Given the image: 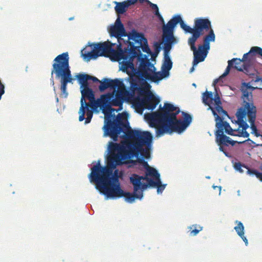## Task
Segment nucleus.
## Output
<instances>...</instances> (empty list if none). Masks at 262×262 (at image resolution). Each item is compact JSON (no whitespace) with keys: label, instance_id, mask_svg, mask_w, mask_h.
I'll return each instance as SVG.
<instances>
[{"label":"nucleus","instance_id":"obj_4","mask_svg":"<svg viewBox=\"0 0 262 262\" xmlns=\"http://www.w3.org/2000/svg\"><path fill=\"white\" fill-rule=\"evenodd\" d=\"M113 98L114 93H108L102 95L98 100L100 109L105 116L104 136H109L113 141H117L121 132L128 128L129 125L122 121L120 114L116 118L115 114H112L115 111L111 107V100Z\"/></svg>","mask_w":262,"mask_h":262},{"label":"nucleus","instance_id":"obj_25","mask_svg":"<svg viewBox=\"0 0 262 262\" xmlns=\"http://www.w3.org/2000/svg\"><path fill=\"white\" fill-rule=\"evenodd\" d=\"M100 83V84L99 86V89L101 92L104 91L108 88L116 89L117 88H119L121 85H123L122 81L118 79L111 80L105 78L103 82L101 81Z\"/></svg>","mask_w":262,"mask_h":262},{"label":"nucleus","instance_id":"obj_52","mask_svg":"<svg viewBox=\"0 0 262 262\" xmlns=\"http://www.w3.org/2000/svg\"><path fill=\"white\" fill-rule=\"evenodd\" d=\"M146 84H147V86H148V87H149V88L150 87V85H149V84H147V83H146Z\"/></svg>","mask_w":262,"mask_h":262},{"label":"nucleus","instance_id":"obj_30","mask_svg":"<svg viewBox=\"0 0 262 262\" xmlns=\"http://www.w3.org/2000/svg\"><path fill=\"white\" fill-rule=\"evenodd\" d=\"M202 99L203 103L208 105L209 109L211 110L210 107H212L210 106V103H211L213 101V95L212 92L208 91L205 92L203 95Z\"/></svg>","mask_w":262,"mask_h":262},{"label":"nucleus","instance_id":"obj_47","mask_svg":"<svg viewBox=\"0 0 262 262\" xmlns=\"http://www.w3.org/2000/svg\"><path fill=\"white\" fill-rule=\"evenodd\" d=\"M156 16H158V17L159 18V19L160 20V21L162 22V23L163 25H165L164 24V20L163 17L162 16V15L160 13H159V14L157 15ZM163 26L164 25H163Z\"/></svg>","mask_w":262,"mask_h":262},{"label":"nucleus","instance_id":"obj_22","mask_svg":"<svg viewBox=\"0 0 262 262\" xmlns=\"http://www.w3.org/2000/svg\"><path fill=\"white\" fill-rule=\"evenodd\" d=\"M81 98L80 100V107L78 112L79 115H80V119H82L83 118V110L84 108L86 107L87 102L85 100V98H87L89 100L93 99L95 98L94 93L93 90L90 89H82L81 90Z\"/></svg>","mask_w":262,"mask_h":262},{"label":"nucleus","instance_id":"obj_40","mask_svg":"<svg viewBox=\"0 0 262 262\" xmlns=\"http://www.w3.org/2000/svg\"><path fill=\"white\" fill-rule=\"evenodd\" d=\"M241 136L243 137L247 138L249 136V134L246 131V130H241Z\"/></svg>","mask_w":262,"mask_h":262},{"label":"nucleus","instance_id":"obj_42","mask_svg":"<svg viewBox=\"0 0 262 262\" xmlns=\"http://www.w3.org/2000/svg\"><path fill=\"white\" fill-rule=\"evenodd\" d=\"M219 146H220V150L221 151H223L224 154L226 156H228V152L225 150L224 148V146L223 145H218Z\"/></svg>","mask_w":262,"mask_h":262},{"label":"nucleus","instance_id":"obj_45","mask_svg":"<svg viewBox=\"0 0 262 262\" xmlns=\"http://www.w3.org/2000/svg\"><path fill=\"white\" fill-rule=\"evenodd\" d=\"M156 51L159 52L160 49V44L158 42H156L154 45Z\"/></svg>","mask_w":262,"mask_h":262},{"label":"nucleus","instance_id":"obj_54","mask_svg":"<svg viewBox=\"0 0 262 262\" xmlns=\"http://www.w3.org/2000/svg\"><path fill=\"white\" fill-rule=\"evenodd\" d=\"M261 137L262 138V135L261 136ZM260 146H262V144L259 145Z\"/></svg>","mask_w":262,"mask_h":262},{"label":"nucleus","instance_id":"obj_17","mask_svg":"<svg viewBox=\"0 0 262 262\" xmlns=\"http://www.w3.org/2000/svg\"><path fill=\"white\" fill-rule=\"evenodd\" d=\"M163 40V49H164V59L162 65V70L163 76L164 78L169 75V71L171 70L172 67V62L171 61L170 56L169 52L172 48V42L166 40Z\"/></svg>","mask_w":262,"mask_h":262},{"label":"nucleus","instance_id":"obj_46","mask_svg":"<svg viewBox=\"0 0 262 262\" xmlns=\"http://www.w3.org/2000/svg\"><path fill=\"white\" fill-rule=\"evenodd\" d=\"M90 80H92L93 82H101V81L96 77H93L91 76V78H90Z\"/></svg>","mask_w":262,"mask_h":262},{"label":"nucleus","instance_id":"obj_12","mask_svg":"<svg viewBox=\"0 0 262 262\" xmlns=\"http://www.w3.org/2000/svg\"><path fill=\"white\" fill-rule=\"evenodd\" d=\"M127 40H125V43H129L130 49H125L124 52H128L129 53L125 54L126 58H136V56L139 53H142L140 51V47L143 43H146L147 39L142 34L139 33L134 31L132 33L127 34Z\"/></svg>","mask_w":262,"mask_h":262},{"label":"nucleus","instance_id":"obj_18","mask_svg":"<svg viewBox=\"0 0 262 262\" xmlns=\"http://www.w3.org/2000/svg\"><path fill=\"white\" fill-rule=\"evenodd\" d=\"M232 60L233 67L235 69L239 71H243L247 75L249 76H254L255 75L254 72L255 70L253 67L249 64L250 59H247L246 61L243 60L239 58H233Z\"/></svg>","mask_w":262,"mask_h":262},{"label":"nucleus","instance_id":"obj_55","mask_svg":"<svg viewBox=\"0 0 262 262\" xmlns=\"http://www.w3.org/2000/svg\"><path fill=\"white\" fill-rule=\"evenodd\" d=\"M54 91L55 90V86H54Z\"/></svg>","mask_w":262,"mask_h":262},{"label":"nucleus","instance_id":"obj_5","mask_svg":"<svg viewBox=\"0 0 262 262\" xmlns=\"http://www.w3.org/2000/svg\"><path fill=\"white\" fill-rule=\"evenodd\" d=\"M150 147L146 146L145 148H143L141 147V148L137 149L129 147V149H127L123 145L111 142L108 146L110 155L107 157V164L112 166V168H116L117 165L124 164L123 161L134 155L138 156L139 154L143 157L148 158L150 157Z\"/></svg>","mask_w":262,"mask_h":262},{"label":"nucleus","instance_id":"obj_39","mask_svg":"<svg viewBox=\"0 0 262 262\" xmlns=\"http://www.w3.org/2000/svg\"><path fill=\"white\" fill-rule=\"evenodd\" d=\"M80 88L81 90L82 89H90L89 87L88 81L80 84Z\"/></svg>","mask_w":262,"mask_h":262},{"label":"nucleus","instance_id":"obj_38","mask_svg":"<svg viewBox=\"0 0 262 262\" xmlns=\"http://www.w3.org/2000/svg\"><path fill=\"white\" fill-rule=\"evenodd\" d=\"M213 100H214L215 105L221 104V101L218 94H216L215 97L214 99L213 98Z\"/></svg>","mask_w":262,"mask_h":262},{"label":"nucleus","instance_id":"obj_31","mask_svg":"<svg viewBox=\"0 0 262 262\" xmlns=\"http://www.w3.org/2000/svg\"><path fill=\"white\" fill-rule=\"evenodd\" d=\"M142 49V51L144 52H145L147 53L148 54H149L151 55L150 59L152 61H154L155 62V58L157 56V55H154L153 53L151 51L150 49H149L147 42L146 43H143V44L141 45L140 49Z\"/></svg>","mask_w":262,"mask_h":262},{"label":"nucleus","instance_id":"obj_29","mask_svg":"<svg viewBox=\"0 0 262 262\" xmlns=\"http://www.w3.org/2000/svg\"><path fill=\"white\" fill-rule=\"evenodd\" d=\"M123 102L124 99L117 92L115 95V97H114L111 100V105L119 106L120 108L119 110H121Z\"/></svg>","mask_w":262,"mask_h":262},{"label":"nucleus","instance_id":"obj_26","mask_svg":"<svg viewBox=\"0 0 262 262\" xmlns=\"http://www.w3.org/2000/svg\"><path fill=\"white\" fill-rule=\"evenodd\" d=\"M256 114L254 112L250 111L249 112V122L250 123L251 128L252 130V133L254 134L256 137H261L262 135L258 133L257 127L255 125Z\"/></svg>","mask_w":262,"mask_h":262},{"label":"nucleus","instance_id":"obj_32","mask_svg":"<svg viewBox=\"0 0 262 262\" xmlns=\"http://www.w3.org/2000/svg\"><path fill=\"white\" fill-rule=\"evenodd\" d=\"M228 63V65L225 71L219 78L214 80L213 81L214 84L217 83L222 78L226 76L229 73L230 68L233 67L232 60H229Z\"/></svg>","mask_w":262,"mask_h":262},{"label":"nucleus","instance_id":"obj_56","mask_svg":"<svg viewBox=\"0 0 262 262\" xmlns=\"http://www.w3.org/2000/svg\"><path fill=\"white\" fill-rule=\"evenodd\" d=\"M260 89H262V88H259Z\"/></svg>","mask_w":262,"mask_h":262},{"label":"nucleus","instance_id":"obj_14","mask_svg":"<svg viewBox=\"0 0 262 262\" xmlns=\"http://www.w3.org/2000/svg\"><path fill=\"white\" fill-rule=\"evenodd\" d=\"M142 165L145 169V175L143 176L133 173L129 178L130 182L133 186H134L135 190L136 191L140 188L139 186L143 183L142 181H147L153 176L158 174V171L155 168L150 166L146 161H145Z\"/></svg>","mask_w":262,"mask_h":262},{"label":"nucleus","instance_id":"obj_28","mask_svg":"<svg viewBox=\"0 0 262 262\" xmlns=\"http://www.w3.org/2000/svg\"><path fill=\"white\" fill-rule=\"evenodd\" d=\"M259 55L262 56V48L259 47L255 46L252 47L248 53L244 54L243 55V60L246 61L247 59L251 60V56L252 55ZM251 61L250 60V62Z\"/></svg>","mask_w":262,"mask_h":262},{"label":"nucleus","instance_id":"obj_24","mask_svg":"<svg viewBox=\"0 0 262 262\" xmlns=\"http://www.w3.org/2000/svg\"><path fill=\"white\" fill-rule=\"evenodd\" d=\"M215 140L218 145H223L229 146L231 145L234 146L238 141L231 140L230 138L224 134V132L221 130H216L215 132Z\"/></svg>","mask_w":262,"mask_h":262},{"label":"nucleus","instance_id":"obj_37","mask_svg":"<svg viewBox=\"0 0 262 262\" xmlns=\"http://www.w3.org/2000/svg\"><path fill=\"white\" fill-rule=\"evenodd\" d=\"M114 26L124 28L123 24L121 23L120 17H119L117 18Z\"/></svg>","mask_w":262,"mask_h":262},{"label":"nucleus","instance_id":"obj_20","mask_svg":"<svg viewBox=\"0 0 262 262\" xmlns=\"http://www.w3.org/2000/svg\"><path fill=\"white\" fill-rule=\"evenodd\" d=\"M147 183H143L141 184V185L139 186V188L142 189V190H146L147 188L151 187H157V192L158 193H162V191L165 188L166 185H162L161 180H160V175L158 173V174H156L155 176H153L149 180L146 181Z\"/></svg>","mask_w":262,"mask_h":262},{"label":"nucleus","instance_id":"obj_49","mask_svg":"<svg viewBox=\"0 0 262 262\" xmlns=\"http://www.w3.org/2000/svg\"><path fill=\"white\" fill-rule=\"evenodd\" d=\"M220 115H222V116H227V117H229V116L228 115L227 112L226 111L224 110H223V111L222 112V114H220Z\"/></svg>","mask_w":262,"mask_h":262},{"label":"nucleus","instance_id":"obj_41","mask_svg":"<svg viewBox=\"0 0 262 262\" xmlns=\"http://www.w3.org/2000/svg\"><path fill=\"white\" fill-rule=\"evenodd\" d=\"M246 142H249L250 144H255V142H253L252 140H251V139H248L245 141H239V142H238L237 143L238 144H242V143H244Z\"/></svg>","mask_w":262,"mask_h":262},{"label":"nucleus","instance_id":"obj_10","mask_svg":"<svg viewBox=\"0 0 262 262\" xmlns=\"http://www.w3.org/2000/svg\"><path fill=\"white\" fill-rule=\"evenodd\" d=\"M180 24L182 29L186 33L192 34L194 33V28H192L189 26L186 25L182 20L180 15H176L173 16L166 25H164L162 27L163 39H166L172 43L176 41V38L173 35L174 28L178 24Z\"/></svg>","mask_w":262,"mask_h":262},{"label":"nucleus","instance_id":"obj_34","mask_svg":"<svg viewBox=\"0 0 262 262\" xmlns=\"http://www.w3.org/2000/svg\"><path fill=\"white\" fill-rule=\"evenodd\" d=\"M79 83L80 84L83 82H85L89 80H90L91 76L88 74H78L76 76Z\"/></svg>","mask_w":262,"mask_h":262},{"label":"nucleus","instance_id":"obj_9","mask_svg":"<svg viewBox=\"0 0 262 262\" xmlns=\"http://www.w3.org/2000/svg\"><path fill=\"white\" fill-rule=\"evenodd\" d=\"M215 36L214 33L211 32L209 34L205 35L203 37V44L198 46L196 49L195 43L196 41L188 40V43L190 47V49L193 52L194 58L193 66H196L199 62L203 61L207 56L208 51L210 49V42L214 41Z\"/></svg>","mask_w":262,"mask_h":262},{"label":"nucleus","instance_id":"obj_3","mask_svg":"<svg viewBox=\"0 0 262 262\" xmlns=\"http://www.w3.org/2000/svg\"><path fill=\"white\" fill-rule=\"evenodd\" d=\"M136 58L139 63L137 69L135 67L133 63L135 58H126V60L120 62V69L126 72L129 77L136 78L139 83L141 81L146 82V80L156 82L164 78L161 72H156V62L149 59L147 55L139 53Z\"/></svg>","mask_w":262,"mask_h":262},{"label":"nucleus","instance_id":"obj_51","mask_svg":"<svg viewBox=\"0 0 262 262\" xmlns=\"http://www.w3.org/2000/svg\"><path fill=\"white\" fill-rule=\"evenodd\" d=\"M194 66H193V67H192L191 68V69H190V72H192L193 71V70H194Z\"/></svg>","mask_w":262,"mask_h":262},{"label":"nucleus","instance_id":"obj_8","mask_svg":"<svg viewBox=\"0 0 262 262\" xmlns=\"http://www.w3.org/2000/svg\"><path fill=\"white\" fill-rule=\"evenodd\" d=\"M255 89H257V88H254L250 85L248 83L244 82L242 84L241 90L243 93L242 98L244 99V105L243 106L238 108L236 113L237 119L236 123L239 127L242 128V130H246L249 127L248 124L244 121V118L246 115L249 118V112L250 111L252 112H254L256 114V107L253 105V103L250 102L252 95L251 93H249L248 91V89L253 90Z\"/></svg>","mask_w":262,"mask_h":262},{"label":"nucleus","instance_id":"obj_13","mask_svg":"<svg viewBox=\"0 0 262 262\" xmlns=\"http://www.w3.org/2000/svg\"><path fill=\"white\" fill-rule=\"evenodd\" d=\"M194 33L189 38L188 40L196 41L197 39L201 36L208 32L209 34L211 32L213 33L214 31L211 28V21L206 18H196L194 21Z\"/></svg>","mask_w":262,"mask_h":262},{"label":"nucleus","instance_id":"obj_23","mask_svg":"<svg viewBox=\"0 0 262 262\" xmlns=\"http://www.w3.org/2000/svg\"><path fill=\"white\" fill-rule=\"evenodd\" d=\"M110 33L111 36L117 38L118 44H120L121 46L123 43H125V40L122 38L127 36L124 28L112 26L110 29Z\"/></svg>","mask_w":262,"mask_h":262},{"label":"nucleus","instance_id":"obj_11","mask_svg":"<svg viewBox=\"0 0 262 262\" xmlns=\"http://www.w3.org/2000/svg\"><path fill=\"white\" fill-rule=\"evenodd\" d=\"M122 132L125 134L129 138L134 141L132 145L128 146V149L129 147L135 148L136 149H140L141 147L144 145L147 147L151 146L152 137L148 132L132 130L129 126L128 128L126 130L123 129Z\"/></svg>","mask_w":262,"mask_h":262},{"label":"nucleus","instance_id":"obj_43","mask_svg":"<svg viewBox=\"0 0 262 262\" xmlns=\"http://www.w3.org/2000/svg\"><path fill=\"white\" fill-rule=\"evenodd\" d=\"M234 136H238V137H242V136H241V130L239 129H238L237 130H234Z\"/></svg>","mask_w":262,"mask_h":262},{"label":"nucleus","instance_id":"obj_6","mask_svg":"<svg viewBox=\"0 0 262 262\" xmlns=\"http://www.w3.org/2000/svg\"><path fill=\"white\" fill-rule=\"evenodd\" d=\"M116 45L109 40L103 42L93 43V50L92 51L86 52L84 50L81 51L84 58L88 59L96 58L99 56H104L110 58L111 60L114 61H120L121 60H126L125 53L128 52H124L122 49L120 44L117 46V50H115L113 47Z\"/></svg>","mask_w":262,"mask_h":262},{"label":"nucleus","instance_id":"obj_44","mask_svg":"<svg viewBox=\"0 0 262 262\" xmlns=\"http://www.w3.org/2000/svg\"><path fill=\"white\" fill-rule=\"evenodd\" d=\"M252 81H254L255 82H260L261 83H262V77H260L259 76H256L254 80H252Z\"/></svg>","mask_w":262,"mask_h":262},{"label":"nucleus","instance_id":"obj_53","mask_svg":"<svg viewBox=\"0 0 262 262\" xmlns=\"http://www.w3.org/2000/svg\"><path fill=\"white\" fill-rule=\"evenodd\" d=\"M132 163H135L136 162H135V161H133V160H132Z\"/></svg>","mask_w":262,"mask_h":262},{"label":"nucleus","instance_id":"obj_7","mask_svg":"<svg viewBox=\"0 0 262 262\" xmlns=\"http://www.w3.org/2000/svg\"><path fill=\"white\" fill-rule=\"evenodd\" d=\"M69 57L68 52L63 53L55 57L52 65V75L55 74L56 78H60V96L66 98L68 96L67 84L68 83H73V78L69 66Z\"/></svg>","mask_w":262,"mask_h":262},{"label":"nucleus","instance_id":"obj_36","mask_svg":"<svg viewBox=\"0 0 262 262\" xmlns=\"http://www.w3.org/2000/svg\"><path fill=\"white\" fill-rule=\"evenodd\" d=\"M212 108H213V107ZM213 109L215 111L216 114L217 112L219 114H221L222 112L223 111V107L221 106V104L215 105V108H213Z\"/></svg>","mask_w":262,"mask_h":262},{"label":"nucleus","instance_id":"obj_2","mask_svg":"<svg viewBox=\"0 0 262 262\" xmlns=\"http://www.w3.org/2000/svg\"><path fill=\"white\" fill-rule=\"evenodd\" d=\"M180 112L179 107L166 102L158 111L150 114L151 126L156 128L157 136L165 133H181L187 128L192 121V117L188 113L182 112L184 120L178 119L177 115Z\"/></svg>","mask_w":262,"mask_h":262},{"label":"nucleus","instance_id":"obj_27","mask_svg":"<svg viewBox=\"0 0 262 262\" xmlns=\"http://www.w3.org/2000/svg\"><path fill=\"white\" fill-rule=\"evenodd\" d=\"M235 223L237 224V226L234 227V229H235L238 236L241 237V238L245 242V245L247 246L248 244V239L244 235V226L243 223L241 222L238 221H236Z\"/></svg>","mask_w":262,"mask_h":262},{"label":"nucleus","instance_id":"obj_16","mask_svg":"<svg viewBox=\"0 0 262 262\" xmlns=\"http://www.w3.org/2000/svg\"><path fill=\"white\" fill-rule=\"evenodd\" d=\"M130 82V91H127L125 89V86L123 83V85H121L118 89V92L124 99V101L128 99L133 97L136 91H138L139 95L141 96L143 94L144 89L140 87L139 81L136 78H132L129 77Z\"/></svg>","mask_w":262,"mask_h":262},{"label":"nucleus","instance_id":"obj_48","mask_svg":"<svg viewBox=\"0 0 262 262\" xmlns=\"http://www.w3.org/2000/svg\"><path fill=\"white\" fill-rule=\"evenodd\" d=\"M138 162H139L140 164H143V163L145 162V160L142 158H139L137 160Z\"/></svg>","mask_w":262,"mask_h":262},{"label":"nucleus","instance_id":"obj_15","mask_svg":"<svg viewBox=\"0 0 262 262\" xmlns=\"http://www.w3.org/2000/svg\"><path fill=\"white\" fill-rule=\"evenodd\" d=\"M143 94L144 95L143 98H140L139 97H137L134 99V104L139 107L145 108L150 110H154L159 103V99L156 98L149 91L146 92L144 90L142 95Z\"/></svg>","mask_w":262,"mask_h":262},{"label":"nucleus","instance_id":"obj_1","mask_svg":"<svg viewBox=\"0 0 262 262\" xmlns=\"http://www.w3.org/2000/svg\"><path fill=\"white\" fill-rule=\"evenodd\" d=\"M112 168V166L107 165L106 166H101L100 161L91 168L90 177L91 182L96 184V188L100 193L106 195L107 198H116L124 196L125 201L132 203L136 199H141L143 196V192L145 190L140 188L135 190L133 186V193L124 192L121 188L118 176V170Z\"/></svg>","mask_w":262,"mask_h":262},{"label":"nucleus","instance_id":"obj_21","mask_svg":"<svg viewBox=\"0 0 262 262\" xmlns=\"http://www.w3.org/2000/svg\"><path fill=\"white\" fill-rule=\"evenodd\" d=\"M210 108L212 114L215 117L216 121L215 126L217 128L216 130H221L222 132L225 130V132L228 135L231 136L234 135V130L231 127L229 124L227 122L223 121V119L216 113L214 109L212 107Z\"/></svg>","mask_w":262,"mask_h":262},{"label":"nucleus","instance_id":"obj_19","mask_svg":"<svg viewBox=\"0 0 262 262\" xmlns=\"http://www.w3.org/2000/svg\"><path fill=\"white\" fill-rule=\"evenodd\" d=\"M98 107L100 108V104L98 99L96 100L95 98L93 99L89 100V102L87 103L86 107L84 108L83 110V118L80 119V116H79V121H82L85 119L84 123H89L93 117V111L96 110Z\"/></svg>","mask_w":262,"mask_h":262},{"label":"nucleus","instance_id":"obj_33","mask_svg":"<svg viewBox=\"0 0 262 262\" xmlns=\"http://www.w3.org/2000/svg\"><path fill=\"white\" fill-rule=\"evenodd\" d=\"M189 229H190V235L195 236L202 230L203 227L197 225H193L189 227Z\"/></svg>","mask_w":262,"mask_h":262},{"label":"nucleus","instance_id":"obj_35","mask_svg":"<svg viewBox=\"0 0 262 262\" xmlns=\"http://www.w3.org/2000/svg\"><path fill=\"white\" fill-rule=\"evenodd\" d=\"M138 2L140 3H143L144 2H146L148 5H149V6L151 7V8L152 10H154L155 11V15H157L159 14V8L156 4H153L151 2H150L148 0H143V1H138Z\"/></svg>","mask_w":262,"mask_h":262},{"label":"nucleus","instance_id":"obj_50","mask_svg":"<svg viewBox=\"0 0 262 262\" xmlns=\"http://www.w3.org/2000/svg\"><path fill=\"white\" fill-rule=\"evenodd\" d=\"M51 81H52V85L54 86V80H53V78L52 76L51 77Z\"/></svg>","mask_w":262,"mask_h":262}]
</instances>
